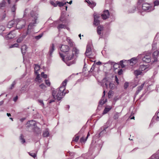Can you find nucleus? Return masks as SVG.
<instances>
[{
  "label": "nucleus",
  "instance_id": "nucleus-1",
  "mask_svg": "<svg viewBox=\"0 0 159 159\" xmlns=\"http://www.w3.org/2000/svg\"><path fill=\"white\" fill-rule=\"evenodd\" d=\"M61 51L64 54L59 52L60 57L62 60L65 62L67 65L70 66L75 63V61L69 62L68 61L72 59L75 55L78 56L79 53V50L76 47H74L72 50H70L69 46L66 45H62L60 47Z\"/></svg>",
  "mask_w": 159,
  "mask_h": 159
},
{
  "label": "nucleus",
  "instance_id": "nucleus-2",
  "mask_svg": "<svg viewBox=\"0 0 159 159\" xmlns=\"http://www.w3.org/2000/svg\"><path fill=\"white\" fill-rule=\"evenodd\" d=\"M30 11V9L27 8L25 9L24 14V17H27V16H29L28 21H30L27 31L26 33H24L26 35V36L27 35H32L33 34L34 30L33 28L36 24L37 20L38 18V14L36 12L32 11L30 12V14L29 15V13Z\"/></svg>",
  "mask_w": 159,
  "mask_h": 159
},
{
  "label": "nucleus",
  "instance_id": "nucleus-3",
  "mask_svg": "<svg viewBox=\"0 0 159 159\" xmlns=\"http://www.w3.org/2000/svg\"><path fill=\"white\" fill-rule=\"evenodd\" d=\"M67 82V80H65L62 83L61 86L58 89L56 90H54L52 93V95L54 98V99L49 101V103H51L54 102L56 99V97L57 99L58 100H60L65 96L66 93L69 92L68 90L65 91L66 86V85Z\"/></svg>",
  "mask_w": 159,
  "mask_h": 159
},
{
  "label": "nucleus",
  "instance_id": "nucleus-4",
  "mask_svg": "<svg viewBox=\"0 0 159 159\" xmlns=\"http://www.w3.org/2000/svg\"><path fill=\"white\" fill-rule=\"evenodd\" d=\"M25 21L23 19H18L15 20L17 29H21L24 27L25 25Z\"/></svg>",
  "mask_w": 159,
  "mask_h": 159
},
{
  "label": "nucleus",
  "instance_id": "nucleus-5",
  "mask_svg": "<svg viewBox=\"0 0 159 159\" xmlns=\"http://www.w3.org/2000/svg\"><path fill=\"white\" fill-rule=\"evenodd\" d=\"M107 128V127L104 128H103V130L101 132L98 134V135H96L93 138V139L92 142V145L94 144V143H96V141L95 140L97 139H98L99 137L102 136L103 134L106 133V129Z\"/></svg>",
  "mask_w": 159,
  "mask_h": 159
},
{
  "label": "nucleus",
  "instance_id": "nucleus-6",
  "mask_svg": "<svg viewBox=\"0 0 159 159\" xmlns=\"http://www.w3.org/2000/svg\"><path fill=\"white\" fill-rule=\"evenodd\" d=\"M142 9L143 10H148V11H150L154 10V7H152L148 3H144L142 5Z\"/></svg>",
  "mask_w": 159,
  "mask_h": 159
},
{
  "label": "nucleus",
  "instance_id": "nucleus-7",
  "mask_svg": "<svg viewBox=\"0 0 159 159\" xmlns=\"http://www.w3.org/2000/svg\"><path fill=\"white\" fill-rule=\"evenodd\" d=\"M16 30L11 31L6 36V38L7 39H13L16 37Z\"/></svg>",
  "mask_w": 159,
  "mask_h": 159
},
{
  "label": "nucleus",
  "instance_id": "nucleus-8",
  "mask_svg": "<svg viewBox=\"0 0 159 159\" xmlns=\"http://www.w3.org/2000/svg\"><path fill=\"white\" fill-rule=\"evenodd\" d=\"M27 128H30L31 129H33L35 128L36 125V122L33 120L29 121L27 123Z\"/></svg>",
  "mask_w": 159,
  "mask_h": 159
},
{
  "label": "nucleus",
  "instance_id": "nucleus-9",
  "mask_svg": "<svg viewBox=\"0 0 159 159\" xmlns=\"http://www.w3.org/2000/svg\"><path fill=\"white\" fill-rule=\"evenodd\" d=\"M55 50V45L54 44L52 43L50 45L49 47V51L48 54V56L50 57H52L53 52Z\"/></svg>",
  "mask_w": 159,
  "mask_h": 159
},
{
  "label": "nucleus",
  "instance_id": "nucleus-10",
  "mask_svg": "<svg viewBox=\"0 0 159 159\" xmlns=\"http://www.w3.org/2000/svg\"><path fill=\"white\" fill-rule=\"evenodd\" d=\"M151 54L149 53L148 55L145 56L142 58V60L143 61L146 63H149L151 61V58L150 57Z\"/></svg>",
  "mask_w": 159,
  "mask_h": 159
},
{
  "label": "nucleus",
  "instance_id": "nucleus-11",
  "mask_svg": "<svg viewBox=\"0 0 159 159\" xmlns=\"http://www.w3.org/2000/svg\"><path fill=\"white\" fill-rule=\"evenodd\" d=\"M93 15L94 19L93 24L95 25H98L99 24L100 22V21L98 19L99 17L95 13Z\"/></svg>",
  "mask_w": 159,
  "mask_h": 159
},
{
  "label": "nucleus",
  "instance_id": "nucleus-12",
  "mask_svg": "<svg viewBox=\"0 0 159 159\" xmlns=\"http://www.w3.org/2000/svg\"><path fill=\"white\" fill-rule=\"evenodd\" d=\"M89 45L88 44L87 46L86 51L85 52V55L86 57L84 60V62L86 61V59L88 60L89 58Z\"/></svg>",
  "mask_w": 159,
  "mask_h": 159
},
{
  "label": "nucleus",
  "instance_id": "nucleus-13",
  "mask_svg": "<svg viewBox=\"0 0 159 159\" xmlns=\"http://www.w3.org/2000/svg\"><path fill=\"white\" fill-rule=\"evenodd\" d=\"M102 19L105 20L108 18L109 16V13L107 10H105L104 11L103 13L101 15Z\"/></svg>",
  "mask_w": 159,
  "mask_h": 159
},
{
  "label": "nucleus",
  "instance_id": "nucleus-14",
  "mask_svg": "<svg viewBox=\"0 0 159 159\" xmlns=\"http://www.w3.org/2000/svg\"><path fill=\"white\" fill-rule=\"evenodd\" d=\"M26 37V35H25L24 34L22 35L20 34V36L18 37L16 40V42L17 43H21Z\"/></svg>",
  "mask_w": 159,
  "mask_h": 159
},
{
  "label": "nucleus",
  "instance_id": "nucleus-15",
  "mask_svg": "<svg viewBox=\"0 0 159 159\" xmlns=\"http://www.w3.org/2000/svg\"><path fill=\"white\" fill-rule=\"evenodd\" d=\"M145 83H144L141 84V85L138 86L137 88V90L136 92L135 93V95H138L139 92H140V91L143 89V86H144Z\"/></svg>",
  "mask_w": 159,
  "mask_h": 159
},
{
  "label": "nucleus",
  "instance_id": "nucleus-16",
  "mask_svg": "<svg viewBox=\"0 0 159 159\" xmlns=\"http://www.w3.org/2000/svg\"><path fill=\"white\" fill-rule=\"evenodd\" d=\"M86 64H84V67L83 69V74L85 77L88 76L89 74V71H88L87 72H86Z\"/></svg>",
  "mask_w": 159,
  "mask_h": 159
},
{
  "label": "nucleus",
  "instance_id": "nucleus-17",
  "mask_svg": "<svg viewBox=\"0 0 159 159\" xmlns=\"http://www.w3.org/2000/svg\"><path fill=\"white\" fill-rule=\"evenodd\" d=\"M131 65H133V64H135L137 62L136 59L135 58H133L130 60L128 61Z\"/></svg>",
  "mask_w": 159,
  "mask_h": 159
},
{
  "label": "nucleus",
  "instance_id": "nucleus-18",
  "mask_svg": "<svg viewBox=\"0 0 159 159\" xmlns=\"http://www.w3.org/2000/svg\"><path fill=\"white\" fill-rule=\"evenodd\" d=\"M15 21L14 20H11L8 23L7 26L8 28H11L14 24L15 23Z\"/></svg>",
  "mask_w": 159,
  "mask_h": 159
},
{
  "label": "nucleus",
  "instance_id": "nucleus-19",
  "mask_svg": "<svg viewBox=\"0 0 159 159\" xmlns=\"http://www.w3.org/2000/svg\"><path fill=\"white\" fill-rule=\"evenodd\" d=\"M67 41L68 42V44L70 47L73 46L75 44L72 40L69 38H67L66 39Z\"/></svg>",
  "mask_w": 159,
  "mask_h": 159
},
{
  "label": "nucleus",
  "instance_id": "nucleus-20",
  "mask_svg": "<svg viewBox=\"0 0 159 159\" xmlns=\"http://www.w3.org/2000/svg\"><path fill=\"white\" fill-rule=\"evenodd\" d=\"M103 30V26H98L97 29V33L98 34H100L101 33V31Z\"/></svg>",
  "mask_w": 159,
  "mask_h": 159
},
{
  "label": "nucleus",
  "instance_id": "nucleus-21",
  "mask_svg": "<svg viewBox=\"0 0 159 159\" xmlns=\"http://www.w3.org/2000/svg\"><path fill=\"white\" fill-rule=\"evenodd\" d=\"M34 73L35 74H37L38 73V71L40 69V66L38 65H34Z\"/></svg>",
  "mask_w": 159,
  "mask_h": 159
},
{
  "label": "nucleus",
  "instance_id": "nucleus-22",
  "mask_svg": "<svg viewBox=\"0 0 159 159\" xmlns=\"http://www.w3.org/2000/svg\"><path fill=\"white\" fill-rule=\"evenodd\" d=\"M159 53V52L157 51H156L154 52L153 54L152 55L153 56L154 58V61H157V56L158 55Z\"/></svg>",
  "mask_w": 159,
  "mask_h": 159
},
{
  "label": "nucleus",
  "instance_id": "nucleus-23",
  "mask_svg": "<svg viewBox=\"0 0 159 159\" xmlns=\"http://www.w3.org/2000/svg\"><path fill=\"white\" fill-rule=\"evenodd\" d=\"M43 136L44 137H48L49 135V132L48 129H46L45 130L43 131Z\"/></svg>",
  "mask_w": 159,
  "mask_h": 159
},
{
  "label": "nucleus",
  "instance_id": "nucleus-24",
  "mask_svg": "<svg viewBox=\"0 0 159 159\" xmlns=\"http://www.w3.org/2000/svg\"><path fill=\"white\" fill-rule=\"evenodd\" d=\"M107 99H104V97L102 96L99 102V105H102L105 103V102H107Z\"/></svg>",
  "mask_w": 159,
  "mask_h": 159
},
{
  "label": "nucleus",
  "instance_id": "nucleus-25",
  "mask_svg": "<svg viewBox=\"0 0 159 159\" xmlns=\"http://www.w3.org/2000/svg\"><path fill=\"white\" fill-rule=\"evenodd\" d=\"M89 135V131L88 132L87 136L86 138H84V137H82L80 139V142L81 143H84L87 140V139L88 138V136Z\"/></svg>",
  "mask_w": 159,
  "mask_h": 159
},
{
  "label": "nucleus",
  "instance_id": "nucleus-26",
  "mask_svg": "<svg viewBox=\"0 0 159 159\" xmlns=\"http://www.w3.org/2000/svg\"><path fill=\"white\" fill-rule=\"evenodd\" d=\"M139 69L142 72V71H144L145 70H146L145 71H146L148 70L146 66L144 65H141L140 66Z\"/></svg>",
  "mask_w": 159,
  "mask_h": 159
},
{
  "label": "nucleus",
  "instance_id": "nucleus-27",
  "mask_svg": "<svg viewBox=\"0 0 159 159\" xmlns=\"http://www.w3.org/2000/svg\"><path fill=\"white\" fill-rule=\"evenodd\" d=\"M142 73V72L139 69L137 70L134 71V74L136 76H137L141 75Z\"/></svg>",
  "mask_w": 159,
  "mask_h": 159
},
{
  "label": "nucleus",
  "instance_id": "nucleus-28",
  "mask_svg": "<svg viewBox=\"0 0 159 159\" xmlns=\"http://www.w3.org/2000/svg\"><path fill=\"white\" fill-rule=\"evenodd\" d=\"M56 3L57 4V5H58L59 7H62L64 6L65 5L66 3H68V2H61L59 1H57Z\"/></svg>",
  "mask_w": 159,
  "mask_h": 159
},
{
  "label": "nucleus",
  "instance_id": "nucleus-29",
  "mask_svg": "<svg viewBox=\"0 0 159 159\" xmlns=\"http://www.w3.org/2000/svg\"><path fill=\"white\" fill-rule=\"evenodd\" d=\"M111 108L112 107H105L103 112V114H105L107 113L111 109Z\"/></svg>",
  "mask_w": 159,
  "mask_h": 159
},
{
  "label": "nucleus",
  "instance_id": "nucleus-30",
  "mask_svg": "<svg viewBox=\"0 0 159 159\" xmlns=\"http://www.w3.org/2000/svg\"><path fill=\"white\" fill-rule=\"evenodd\" d=\"M57 28L58 29H66L68 30L69 29V28L68 27H67L66 25H63V24H59L58 25V26H57Z\"/></svg>",
  "mask_w": 159,
  "mask_h": 159
},
{
  "label": "nucleus",
  "instance_id": "nucleus-31",
  "mask_svg": "<svg viewBox=\"0 0 159 159\" xmlns=\"http://www.w3.org/2000/svg\"><path fill=\"white\" fill-rule=\"evenodd\" d=\"M26 48V46L25 45H23L22 47L21 50L22 53L23 54H24L25 53Z\"/></svg>",
  "mask_w": 159,
  "mask_h": 159
},
{
  "label": "nucleus",
  "instance_id": "nucleus-32",
  "mask_svg": "<svg viewBox=\"0 0 159 159\" xmlns=\"http://www.w3.org/2000/svg\"><path fill=\"white\" fill-rule=\"evenodd\" d=\"M96 3L94 1L91 0L90 1V7L93 8L94 7L96 6Z\"/></svg>",
  "mask_w": 159,
  "mask_h": 159
},
{
  "label": "nucleus",
  "instance_id": "nucleus-33",
  "mask_svg": "<svg viewBox=\"0 0 159 159\" xmlns=\"http://www.w3.org/2000/svg\"><path fill=\"white\" fill-rule=\"evenodd\" d=\"M6 0H3L0 3V8H2V7H4L5 6V4L6 3Z\"/></svg>",
  "mask_w": 159,
  "mask_h": 159
},
{
  "label": "nucleus",
  "instance_id": "nucleus-34",
  "mask_svg": "<svg viewBox=\"0 0 159 159\" xmlns=\"http://www.w3.org/2000/svg\"><path fill=\"white\" fill-rule=\"evenodd\" d=\"M109 87L111 89H113L115 87V85L113 83H109Z\"/></svg>",
  "mask_w": 159,
  "mask_h": 159
},
{
  "label": "nucleus",
  "instance_id": "nucleus-35",
  "mask_svg": "<svg viewBox=\"0 0 159 159\" xmlns=\"http://www.w3.org/2000/svg\"><path fill=\"white\" fill-rule=\"evenodd\" d=\"M16 9V7L15 5H14L11 8V11L13 13V14L15 16V11Z\"/></svg>",
  "mask_w": 159,
  "mask_h": 159
},
{
  "label": "nucleus",
  "instance_id": "nucleus-36",
  "mask_svg": "<svg viewBox=\"0 0 159 159\" xmlns=\"http://www.w3.org/2000/svg\"><path fill=\"white\" fill-rule=\"evenodd\" d=\"M120 114L119 113H115L113 116V118L115 120H116L117 119L119 116H120Z\"/></svg>",
  "mask_w": 159,
  "mask_h": 159
},
{
  "label": "nucleus",
  "instance_id": "nucleus-37",
  "mask_svg": "<svg viewBox=\"0 0 159 159\" xmlns=\"http://www.w3.org/2000/svg\"><path fill=\"white\" fill-rule=\"evenodd\" d=\"M20 139L22 143H24L25 142V140L24 138V136L22 134L20 137Z\"/></svg>",
  "mask_w": 159,
  "mask_h": 159
},
{
  "label": "nucleus",
  "instance_id": "nucleus-38",
  "mask_svg": "<svg viewBox=\"0 0 159 159\" xmlns=\"http://www.w3.org/2000/svg\"><path fill=\"white\" fill-rule=\"evenodd\" d=\"M43 34H41L37 36H35L34 39H35L37 40H38L42 37Z\"/></svg>",
  "mask_w": 159,
  "mask_h": 159
},
{
  "label": "nucleus",
  "instance_id": "nucleus-39",
  "mask_svg": "<svg viewBox=\"0 0 159 159\" xmlns=\"http://www.w3.org/2000/svg\"><path fill=\"white\" fill-rule=\"evenodd\" d=\"M39 86L42 89L45 90L46 89V87L45 85L43 84H42L40 85H39Z\"/></svg>",
  "mask_w": 159,
  "mask_h": 159
},
{
  "label": "nucleus",
  "instance_id": "nucleus-40",
  "mask_svg": "<svg viewBox=\"0 0 159 159\" xmlns=\"http://www.w3.org/2000/svg\"><path fill=\"white\" fill-rule=\"evenodd\" d=\"M5 29V27L2 26H0V34L2 33L3 31Z\"/></svg>",
  "mask_w": 159,
  "mask_h": 159
},
{
  "label": "nucleus",
  "instance_id": "nucleus-41",
  "mask_svg": "<svg viewBox=\"0 0 159 159\" xmlns=\"http://www.w3.org/2000/svg\"><path fill=\"white\" fill-rule=\"evenodd\" d=\"M154 6V7L155 6H157L159 5V1L158 0H156L154 2H153Z\"/></svg>",
  "mask_w": 159,
  "mask_h": 159
},
{
  "label": "nucleus",
  "instance_id": "nucleus-42",
  "mask_svg": "<svg viewBox=\"0 0 159 159\" xmlns=\"http://www.w3.org/2000/svg\"><path fill=\"white\" fill-rule=\"evenodd\" d=\"M29 153L30 156H32L34 158H35L36 156V155L35 153L33 152H29Z\"/></svg>",
  "mask_w": 159,
  "mask_h": 159
},
{
  "label": "nucleus",
  "instance_id": "nucleus-43",
  "mask_svg": "<svg viewBox=\"0 0 159 159\" xmlns=\"http://www.w3.org/2000/svg\"><path fill=\"white\" fill-rule=\"evenodd\" d=\"M18 46H19L18 44V43H16L13 45H11L10 46V48H14V47H18Z\"/></svg>",
  "mask_w": 159,
  "mask_h": 159
},
{
  "label": "nucleus",
  "instance_id": "nucleus-44",
  "mask_svg": "<svg viewBox=\"0 0 159 159\" xmlns=\"http://www.w3.org/2000/svg\"><path fill=\"white\" fill-rule=\"evenodd\" d=\"M26 87L25 85H24L23 87H22L21 89V91L22 92H24L26 91Z\"/></svg>",
  "mask_w": 159,
  "mask_h": 159
},
{
  "label": "nucleus",
  "instance_id": "nucleus-45",
  "mask_svg": "<svg viewBox=\"0 0 159 159\" xmlns=\"http://www.w3.org/2000/svg\"><path fill=\"white\" fill-rule=\"evenodd\" d=\"M41 76L44 78H47V75L46 74H44V72H42L41 74Z\"/></svg>",
  "mask_w": 159,
  "mask_h": 159
},
{
  "label": "nucleus",
  "instance_id": "nucleus-46",
  "mask_svg": "<svg viewBox=\"0 0 159 159\" xmlns=\"http://www.w3.org/2000/svg\"><path fill=\"white\" fill-rule=\"evenodd\" d=\"M37 75V76H36V77L35 79V80L36 81H37V80H40L41 79H40V75L39 74H38V73L36 74Z\"/></svg>",
  "mask_w": 159,
  "mask_h": 159
},
{
  "label": "nucleus",
  "instance_id": "nucleus-47",
  "mask_svg": "<svg viewBox=\"0 0 159 159\" xmlns=\"http://www.w3.org/2000/svg\"><path fill=\"white\" fill-rule=\"evenodd\" d=\"M79 139V137L78 136H76L75 138H74L73 139V141L76 142H77Z\"/></svg>",
  "mask_w": 159,
  "mask_h": 159
},
{
  "label": "nucleus",
  "instance_id": "nucleus-48",
  "mask_svg": "<svg viewBox=\"0 0 159 159\" xmlns=\"http://www.w3.org/2000/svg\"><path fill=\"white\" fill-rule=\"evenodd\" d=\"M45 84L48 86H49L50 85V83L49 81L48 80H45Z\"/></svg>",
  "mask_w": 159,
  "mask_h": 159
},
{
  "label": "nucleus",
  "instance_id": "nucleus-49",
  "mask_svg": "<svg viewBox=\"0 0 159 159\" xmlns=\"http://www.w3.org/2000/svg\"><path fill=\"white\" fill-rule=\"evenodd\" d=\"M129 86V84L128 82H125L124 85V88L125 89H126Z\"/></svg>",
  "mask_w": 159,
  "mask_h": 159
},
{
  "label": "nucleus",
  "instance_id": "nucleus-50",
  "mask_svg": "<svg viewBox=\"0 0 159 159\" xmlns=\"http://www.w3.org/2000/svg\"><path fill=\"white\" fill-rule=\"evenodd\" d=\"M50 3L55 7H56L57 6V3L56 2V3H55L53 1H51L50 2Z\"/></svg>",
  "mask_w": 159,
  "mask_h": 159
},
{
  "label": "nucleus",
  "instance_id": "nucleus-51",
  "mask_svg": "<svg viewBox=\"0 0 159 159\" xmlns=\"http://www.w3.org/2000/svg\"><path fill=\"white\" fill-rule=\"evenodd\" d=\"M122 72L123 70L121 69L118 72V74L120 75H121L122 74Z\"/></svg>",
  "mask_w": 159,
  "mask_h": 159
},
{
  "label": "nucleus",
  "instance_id": "nucleus-52",
  "mask_svg": "<svg viewBox=\"0 0 159 159\" xmlns=\"http://www.w3.org/2000/svg\"><path fill=\"white\" fill-rule=\"evenodd\" d=\"M124 61L123 60H121L120 61V63L121 64V66L122 67L124 68L125 67V65L123 64V62Z\"/></svg>",
  "mask_w": 159,
  "mask_h": 159
},
{
  "label": "nucleus",
  "instance_id": "nucleus-53",
  "mask_svg": "<svg viewBox=\"0 0 159 159\" xmlns=\"http://www.w3.org/2000/svg\"><path fill=\"white\" fill-rule=\"evenodd\" d=\"M115 81L116 82V83L117 84H119V80H118V78L116 76H115Z\"/></svg>",
  "mask_w": 159,
  "mask_h": 159
},
{
  "label": "nucleus",
  "instance_id": "nucleus-54",
  "mask_svg": "<svg viewBox=\"0 0 159 159\" xmlns=\"http://www.w3.org/2000/svg\"><path fill=\"white\" fill-rule=\"evenodd\" d=\"M39 103H41V105L42 106H44V103L43 102V101L42 100H39Z\"/></svg>",
  "mask_w": 159,
  "mask_h": 159
},
{
  "label": "nucleus",
  "instance_id": "nucleus-55",
  "mask_svg": "<svg viewBox=\"0 0 159 159\" xmlns=\"http://www.w3.org/2000/svg\"><path fill=\"white\" fill-rule=\"evenodd\" d=\"M159 111L157 113V117L156 118V120L157 121H159Z\"/></svg>",
  "mask_w": 159,
  "mask_h": 159
},
{
  "label": "nucleus",
  "instance_id": "nucleus-56",
  "mask_svg": "<svg viewBox=\"0 0 159 159\" xmlns=\"http://www.w3.org/2000/svg\"><path fill=\"white\" fill-rule=\"evenodd\" d=\"M85 2H87L88 4V6H89V0H85L84 1Z\"/></svg>",
  "mask_w": 159,
  "mask_h": 159
},
{
  "label": "nucleus",
  "instance_id": "nucleus-57",
  "mask_svg": "<svg viewBox=\"0 0 159 159\" xmlns=\"http://www.w3.org/2000/svg\"><path fill=\"white\" fill-rule=\"evenodd\" d=\"M18 99V97L17 96H16V97H15L14 98V99H13V100L15 101V102H16V100H17Z\"/></svg>",
  "mask_w": 159,
  "mask_h": 159
},
{
  "label": "nucleus",
  "instance_id": "nucleus-58",
  "mask_svg": "<svg viewBox=\"0 0 159 159\" xmlns=\"http://www.w3.org/2000/svg\"><path fill=\"white\" fill-rule=\"evenodd\" d=\"M108 83H109L108 82H107V83H105V85L106 86V87L107 89L108 87Z\"/></svg>",
  "mask_w": 159,
  "mask_h": 159
},
{
  "label": "nucleus",
  "instance_id": "nucleus-59",
  "mask_svg": "<svg viewBox=\"0 0 159 159\" xmlns=\"http://www.w3.org/2000/svg\"><path fill=\"white\" fill-rule=\"evenodd\" d=\"M25 120V118H24L20 119V120L21 122H23L24 120Z\"/></svg>",
  "mask_w": 159,
  "mask_h": 159
},
{
  "label": "nucleus",
  "instance_id": "nucleus-60",
  "mask_svg": "<svg viewBox=\"0 0 159 159\" xmlns=\"http://www.w3.org/2000/svg\"><path fill=\"white\" fill-rule=\"evenodd\" d=\"M102 64V63L100 61H98L96 63V64L97 65H101Z\"/></svg>",
  "mask_w": 159,
  "mask_h": 159
},
{
  "label": "nucleus",
  "instance_id": "nucleus-61",
  "mask_svg": "<svg viewBox=\"0 0 159 159\" xmlns=\"http://www.w3.org/2000/svg\"><path fill=\"white\" fill-rule=\"evenodd\" d=\"M60 19L61 21H63L64 20L63 19L62 16H61Z\"/></svg>",
  "mask_w": 159,
  "mask_h": 159
},
{
  "label": "nucleus",
  "instance_id": "nucleus-62",
  "mask_svg": "<svg viewBox=\"0 0 159 159\" xmlns=\"http://www.w3.org/2000/svg\"><path fill=\"white\" fill-rule=\"evenodd\" d=\"M102 147V144H99V143H98V148H100L101 147Z\"/></svg>",
  "mask_w": 159,
  "mask_h": 159
},
{
  "label": "nucleus",
  "instance_id": "nucleus-63",
  "mask_svg": "<svg viewBox=\"0 0 159 159\" xmlns=\"http://www.w3.org/2000/svg\"><path fill=\"white\" fill-rule=\"evenodd\" d=\"M16 84V80H15L12 83V84H13L14 85H15Z\"/></svg>",
  "mask_w": 159,
  "mask_h": 159
},
{
  "label": "nucleus",
  "instance_id": "nucleus-64",
  "mask_svg": "<svg viewBox=\"0 0 159 159\" xmlns=\"http://www.w3.org/2000/svg\"><path fill=\"white\" fill-rule=\"evenodd\" d=\"M14 85L13 84H12L11 85V87L10 89H12L14 87Z\"/></svg>",
  "mask_w": 159,
  "mask_h": 159
}]
</instances>
